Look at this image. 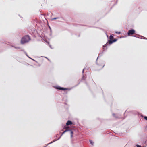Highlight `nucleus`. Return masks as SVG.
Here are the masks:
<instances>
[{
    "mask_svg": "<svg viewBox=\"0 0 147 147\" xmlns=\"http://www.w3.org/2000/svg\"><path fill=\"white\" fill-rule=\"evenodd\" d=\"M89 141L90 144H91L92 145H93V142L91 140H90Z\"/></svg>",
    "mask_w": 147,
    "mask_h": 147,
    "instance_id": "nucleus-10",
    "label": "nucleus"
},
{
    "mask_svg": "<svg viewBox=\"0 0 147 147\" xmlns=\"http://www.w3.org/2000/svg\"><path fill=\"white\" fill-rule=\"evenodd\" d=\"M29 57V58H30V57Z\"/></svg>",
    "mask_w": 147,
    "mask_h": 147,
    "instance_id": "nucleus-21",
    "label": "nucleus"
},
{
    "mask_svg": "<svg viewBox=\"0 0 147 147\" xmlns=\"http://www.w3.org/2000/svg\"><path fill=\"white\" fill-rule=\"evenodd\" d=\"M84 69L83 70V71H82V72H83V73H84Z\"/></svg>",
    "mask_w": 147,
    "mask_h": 147,
    "instance_id": "nucleus-16",
    "label": "nucleus"
},
{
    "mask_svg": "<svg viewBox=\"0 0 147 147\" xmlns=\"http://www.w3.org/2000/svg\"><path fill=\"white\" fill-rule=\"evenodd\" d=\"M30 40V36L28 35H26L22 37L21 40V43L22 44L28 42Z\"/></svg>",
    "mask_w": 147,
    "mask_h": 147,
    "instance_id": "nucleus-1",
    "label": "nucleus"
},
{
    "mask_svg": "<svg viewBox=\"0 0 147 147\" xmlns=\"http://www.w3.org/2000/svg\"><path fill=\"white\" fill-rule=\"evenodd\" d=\"M135 32V31L133 29L130 30H129L128 32V34L129 36L130 35L133 34Z\"/></svg>",
    "mask_w": 147,
    "mask_h": 147,
    "instance_id": "nucleus-2",
    "label": "nucleus"
},
{
    "mask_svg": "<svg viewBox=\"0 0 147 147\" xmlns=\"http://www.w3.org/2000/svg\"><path fill=\"white\" fill-rule=\"evenodd\" d=\"M69 131V130L68 129H66L64 131H63L62 134H61L62 135H63V134H64L65 132H67Z\"/></svg>",
    "mask_w": 147,
    "mask_h": 147,
    "instance_id": "nucleus-8",
    "label": "nucleus"
},
{
    "mask_svg": "<svg viewBox=\"0 0 147 147\" xmlns=\"http://www.w3.org/2000/svg\"><path fill=\"white\" fill-rule=\"evenodd\" d=\"M72 124V122L70 121H68L66 123V125H71Z\"/></svg>",
    "mask_w": 147,
    "mask_h": 147,
    "instance_id": "nucleus-3",
    "label": "nucleus"
},
{
    "mask_svg": "<svg viewBox=\"0 0 147 147\" xmlns=\"http://www.w3.org/2000/svg\"><path fill=\"white\" fill-rule=\"evenodd\" d=\"M62 136V134H61V135L59 137V138L58 139H57L56 140H54L53 141V142H55V141H56L57 140H59L61 138V137ZM52 142H53L48 144H47V145H48V144H50L52 143Z\"/></svg>",
    "mask_w": 147,
    "mask_h": 147,
    "instance_id": "nucleus-6",
    "label": "nucleus"
},
{
    "mask_svg": "<svg viewBox=\"0 0 147 147\" xmlns=\"http://www.w3.org/2000/svg\"><path fill=\"white\" fill-rule=\"evenodd\" d=\"M59 90H65L66 89V88H61V87H59L58 88H57Z\"/></svg>",
    "mask_w": 147,
    "mask_h": 147,
    "instance_id": "nucleus-7",
    "label": "nucleus"
},
{
    "mask_svg": "<svg viewBox=\"0 0 147 147\" xmlns=\"http://www.w3.org/2000/svg\"><path fill=\"white\" fill-rule=\"evenodd\" d=\"M116 33L119 34H120L121 32H116Z\"/></svg>",
    "mask_w": 147,
    "mask_h": 147,
    "instance_id": "nucleus-12",
    "label": "nucleus"
},
{
    "mask_svg": "<svg viewBox=\"0 0 147 147\" xmlns=\"http://www.w3.org/2000/svg\"><path fill=\"white\" fill-rule=\"evenodd\" d=\"M57 18H53V19L55 20V19H56Z\"/></svg>",
    "mask_w": 147,
    "mask_h": 147,
    "instance_id": "nucleus-14",
    "label": "nucleus"
},
{
    "mask_svg": "<svg viewBox=\"0 0 147 147\" xmlns=\"http://www.w3.org/2000/svg\"><path fill=\"white\" fill-rule=\"evenodd\" d=\"M70 131V134H71V138H72L73 136V132L72 130H69V131Z\"/></svg>",
    "mask_w": 147,
    "mask_h": 147,
    "instance_id": "nucleus-5",
    "label": "nucleus"
},
{
    "mask_svg": "<svg viewBox=\"0 0 147 147\" xmlns=\"http://www.w3.org/2000/svg\"><path fill=\"white\" fill-rule=\"evenodd\" d=\"M29 57V58H30V57Z\"/></svg>",
    "mask_w": 147,
    "mask_h": 147,
    "instance_id": "nucleus-19",
    "label": "nucleus"
},
{
    "mask_svg": "<svg viewBox=\"0 0 147 147\" xmlns=\"http://www.w3.org/2000/svg\"><path fill=\"white\" fill-rule=\"evenodd\" d=\"M29 57V58H30V57Z\"/></svg>",
    "mask_w": 147,
    "mask_h": 147,
    "instance_id": "nucleus-20",
    "label": "nucleus"
},
{
    "mask_svg": "<svg viewBox=\"0 0 147 147\" xmlns=\"http://www.w3.org/2000/svg\"><path fill=\"white\" fill-rule=\"evenodd\" d=\"M109 38L111 40H112L113 38V37L112 35H110L109 36Z\"/></svg>",
    "mask_w": 147,
    "mask_h": 147,
    "instance_id": "nucleus-9",
    "label": "nucleus"
},
{
    "mask_svg": "<svg viewBox=\"0 0 147 147\" xmlns=\"http://www.w3.org/2000/svg\"><path fill=\"white\" fill-rule=\"evenodd\" d=\"M106 46V45L105 44V45L103 46V47H105V46Z\"/></svg>",
    "mask_w": 147,
    "mask_h": 147,
    "instance_id": "nucleus-17",
    "label": "nucleus"
},
{
    "mask_svg": "<svg viewBox=\"0 0 147 147\" xmlns=\"http://www.w3.org/2000/svg\"><path fill=\"white\" fill-rule=\"evenodd\" d=\"M113 115H115V114H113Z\"/></svg>",
    "mask_w": 147,
    "mask_h": 147,
    "instance_id": "nucleus-18",
    "label": "nucleus"
},
{
    "mask_svg": "<svg viewBox=\"0 0 147 147\" xmlns=\"http://www.w3.org/2000/svg\"><path fill=\"white\" fill-rule=\"evenodd\" d=\"M16 49H20V48L19 47H14Z\"/></svg>",
    "mask_w": 147,
    "mask_h": 147,
    "instance_id": "nucleus-15",
    "label": "nucleus"
},
{
    "mask_svg": "<svg viewBox=\"0 0 147 147\" xmlns=\"http://www.w3.org/2000/svg\"><path fill=\"white\" fill-rule=\"evenodd\" d=\"M136 146L137 147H141V146L139 145H137Z\"/></svg>",
    "mask_w": 147,
    "mask_h": 147,
    "instance_id": "nucleus-13",
    "label": "nucleus"
},
{
    "mask_svg": "<svg viewBox=\"0 0 147 147\" xmlns=\"http://www.w3.org/2000/svg\"><path fill=\"white\" fill-rule=\"evenodd\" d=\"M116 40H116V39H114V40H113L112 41H111V40H109V44H111L112 43L115 42Z\"/></svg>",
    "mask_w": 147,
    "mask_h": 147,
    "instance_id": "nucleus-4",
    "label": "nucleus"
},
{
    "mask_svg": "<svg viewBox=\"0 0 147 147\" xmlns=\"http://www.w3.org/2000/svg\"><path fill=\"white\" fill-rule=\"evenodd\" d=\"M144 119L145 120H147V117H146V116H144Z\"/></svg>",
    "mask_w": 147,
    "mask_h": 147,
    "instance_id": "nucleus-11",
    "label": "nucleus"
}]
</instances>
